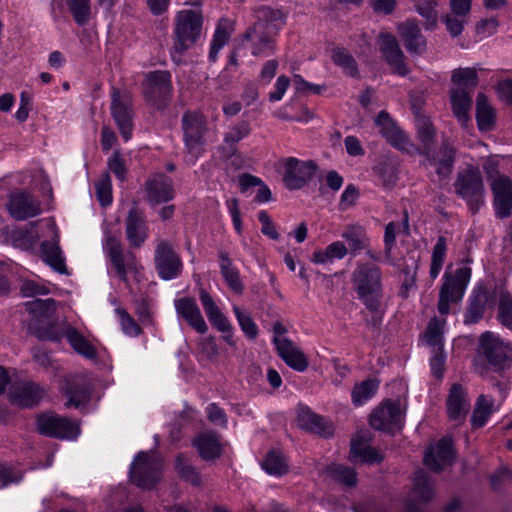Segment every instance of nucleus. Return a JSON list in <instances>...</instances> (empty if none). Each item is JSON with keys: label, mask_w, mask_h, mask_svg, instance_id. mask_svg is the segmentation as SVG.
Wrapping results in <instances>:
<instances>
[{"label": "nucleus", "mask_w": 512, "mask_h": 512, "mask_svg": "<svg viewBox=\"0 0 512 512\" xmlns=\"http://www.w3.org/2000/svg\"><path fill=\"white\" fill-rule=\"evenodd\" d=\"M357 297L370 312H378L382 306V271L377 265L358 263L351 275Z\"/></svg>", "instance_id": "f257e3e1"}, {"label": "nucleus", "mask_w": 512, "mask_h": 512, "mask_svg": "<svg viewBox=\"0 0 512 512\" xmlns=\"http://www.w3.org/2000/svg\"><path fill=\"white\" fill-rule=\"evenodd\" d=\"M26 310L31 314L28 323L29 332L41 341L59 342L60 326L55 321L56 301L52 298L34 299L25 303Z\"/></svg>", "instance_id": "f03ea898"}, {"label": "nucleus", "mask_w": 512, "mask_h": 512, "mask_svg": "<svg viewBox=\"0 0 512 512\" xmlns=\"http://www.w3.org/2000/svg\"><path fill=\"white\" fill-rule=\"evenodd\" d=\"M202 14L194 10H181L175 18L171 57L176 64L182 63L183 55L191 49L202 31Z\"/></svg>", "instance_id": "7ed1b4c3"}, {"label": "nucleus", "mask_w": 512, "mask_h": 512, "mask_svg": "<svg viewBox=\"0 0 512 512\" xmlns=\"http://www.w3.org/2000/svg\"><path fill=\"white\" fill-rule=\"evenodd\" d=\"M453 187L455 194L467 203L473 213L484 204L485 188L478 167L469 165L459 170Z\"/></svg>", "instance_id": "20e7f679"}, {"label": "nucleus", "mask_w": 512, "mask_h": 512, "mask_svg": "<svg viewBox=\"0 0 512 512\" xmlns=\"http://www.w3.org/2000/svg\"><path fill=\"white\" fill-rule=\"evenodd\" d=\"M471 278V269L461 267L453 274H444V282L439 291L438 312L447 315L451 303H458L462 300L466 287Z\"/></svg>", "instance_id": "39448f33"}, {"label": "nucleus", "mask_w": 512, "mask_h": 512, "mask_svg": "<svg viewBox=\"0 0 512 512\" xmlns=\"http://www.w3.org/2000/svg\"><path fill=\"white\" fill-rule=\"evenodd\" d=\"M181 127L185 149L193 159H197L204 152L206 118L202 113L186 111L182 115Z\"/></svg>", "instance_id": "423d86ee"}, {"label": "nucleus", "mask_w": 512, "mask_h": 512, "mask_svg": "<svg viewBox=\"0 0 512 512\" xmlns=\"http://www.w3.org/2000/svg\"><path fill=\"white\" fill-rule=\"evenodd\" d=\"M143 95L146 101L157 109H164L172 95L171 73L166 70H156L146 74L142 83Z\"/></svg>", "instance_id": "0eeeda50"}, {"label": "nucleus", "mask_w": 512, "mask_h": 512, "mask_svg": "<svg viewBox=\"0 0 512 512\" xmlns=\"http://www.w3.org/2000/svg\"><path fill=\"white\" fill-rule=\"evenodd\" d=\"M161 461L147 452H139L130 467L129 476L133 484L151 490L161 477Z\"/></svg>", "instance_id": "6e6552de"}, {"label": "nucleus", "mask_w": 512, "mask_h": 512, "mask_svg": "<svg viewBox=\"0 0 512 512\" xmlns=\"http://www.w3.org/2000/svg\"><path fill=\"white\" fill-rule=\"evenodd\" d=\"M154 264L158 276L165 281L176 279L183 272L180 255L174 250L172 244L164 239H159L156 243Z\"/></svg>", "instance_id": "1a4fd4ad"}, {"label": "nucleus", "mask_w": 512, "mask_h": 512, "mask_svg": "<svg viewBox=\"0 0 512 512\" xmlns=\"http://www.w3.org/2000/svg\"><path fill=\"white\" fill-rule=\"evenodd\" d=\"M283 183L288 190H299L306 186L316 174L318 165L313 160L284 159Z\"/></svg>", "instance_id": "9d476101"}, {"label": "nucleus", "mask_w": 512, "mask_h": 512, "mask_svg": "<svg viewBox=\"0 0 512 512\" xmlns=\"http://www.w3.org/2000/svg\"><path fill=\"white\" fill-rule=\"evenodd\" d=\"M37 430L40 434L57 439H76L80 428L76 422L52 412L37 417Z\"/></svg>", "instance_id": "9b49d317"}, {"label": "nucleus", "mask_w": 512, "mask_h": 512, "mask_svg": "<svg viewBox=\"0 0 512 512\" xmlns=\"http://www.w3.org/2000/svg\"><path fill=\"white\" fill-rule=\"evenodd\" d=\"M370 426L376 430L394 433L403 425V411L398 400H385L373 410L369 418Z\"/></svg>", "instance_id": "f8f14e48"}, {"label": "nucleus", "mask_w": 512, "mask_h": 512, "mask_svg": "<svg viewBox=\"0 0 512 512\" xmlns=\"http://www.w3.org/2000/svg\"><path fill=\"white\" fill-rule=\"evenodd\" d=\"M456 148L450 143L448 138H443L438 150L433 148L428 151H422L425 157L424 165L432 167L439 180L449 178L454 169L456 161Z\"/></svg>", "instance_id": "ddd939ff"}, {"label": "nucleus", "mask_w": 512, "mask_h": 512, "mask_svg": "<svg viewBox=\"0 0 512 512\" xmlns=\"http://www.w3.org/2000/svg\"><path fill=\"white\" fill-rule=\"evenodd\" d=\"M111 114L124 140L128 141L133 130L131 97L116 87L111 92Z\"/></svg>", "instance_id": "4468645a"}, {"label": "nucleus", "mask_w": 512, "mask_h": 512, "mask_svg": "<svg viewBox=\"0 0 512 512\" xmlns=\"http://www.w3.org/2000/svg\"><path fill=\"white\" fill-rule=\"evenodd\" d=\"M508 345H505L496 334L486 331L479 339V354L491 365L495 371H502L508 367Z\"/></svg>", "instance_id": "2eb2a0df"}, {"label": "nucleus", "mask_w": 512, "mask_h": 512, "mask_svg": "<svg viewBox=\"0 0 512 512\" xmlns=\"http://www.w3.org/2000/svg\"><path fill=\"white\" fill-rule=\"evenodd\" d=\"M43 386L32 381H16L9 389V400L21 408H33L45 397Z\"/></svg>", "instance_id": "dca6fc26"}, {"label": "nucleus", "mask_w": 512, "mask_h": 512, "mask_svg": "<svg viewBox=\"0 0 512 512\" xmlns=\"http://www.w3.org/2000/svg\"><path fill=\"white\" fill-rule=\"evenodd\" d=\"M6 207L10 215L18 221L35 217L41 213V205L38 199L23 190L11 192Z\"/></svg>", "instance_id": "f3484780"}, {"label": "nucleus", "mask_w": 512, "mask_h": 512, "mask_svg": "<svg viewBox=\"0 0 512 512\" xmlns=\"http://www.w3.org/2000/svg\"><path fill=\"white\" fill-rule=\"evenodd\" d=\"M125 234L131 248L139 249L149 236V226L143 210L131 207L125 219Z\"/></svg>", "instance_id": "a211bd4d"}, {"label": "nucleus", "mask_w": 512, "mask_h": 512, "mask_svg": "<svg viewBox=\"0 0 512 512\" xmlns=\"http://www.w3.org/2000/svg\"><path fill=\"white\" fill-rule=\"evenodd\" d=\"M470 410V399L467 389L459 384L453 383L446 398V411L448 419L456 426L462 425Z\"/></svg>", "instance_id": "6ab92c4d"}, {"label": "nucleus", "mask_w": 512, "mask_h": 512, "mask_svg": "<svg viewBox=\"0 0 512 512\" xmlns=\"http://www.w3.org/2000/svg\"><path fill=\"white\" fill-rule=\"evenodd\" d=\"M379 50L391 67L393 73L406 76L409 72L405 63V56L401 50L396 37L389 33H382L379 36Z\"/></svg>", "instance_id": "aec40b11"}, {"label": "nucleus", "mask_w": 512, "mask_h": 512, "mask_svg": "<svg viewBox=\"0 0 512 512\" xmlns=\"http://www.w3.org/2000/svg\"><path fill=\"white\" fill-rule=\"evenodd\" d=\"M106 250L118 277L127 282V272L136 270L135 255L132 252L124 253L122 243L112 236L107 239Z\"/></svg>", "instance_id": "412c9836"}, {"label": "nucleus", "mask_w": 512, "mask_h": 512, "mask_svg": "<svg viewBox=\"0 0 512 512\" xmlns=\"http://www.w3.org/2000/svg\"><path fill=\"white\" fill-rule=\"evenodd\" d=\"M144 189L147 201L155 206L174 198L173 180L164 173H154L148 177Z\"/></svg>", "instance_id": "4be33fe9"}, {"label": "nucleus", "mask_w": 512, "mask_h": 512, "mask_svg": "<svg viewBox=\"0 0 512 512\" xmlns=\"http://www.w3.org/2000/svg\"><path fill=\"white\" fill-rule=\"evenodd\" d=\"M495 296L484 285L475 287L469 297L468 305L464 314L465 324L478 323L485 314L487 307H492Z\"/></svg>", "instance_id": "5701e85b"}, {"label": "nucleus", "mask_w": 512, "mask_h": 512, "mask_svg": "<svg viewBox=\"0 0 512 512\" xmlns=\"http://www.w3.org/2000/svg\"><path fill=\"white\" fill-rule=\"evenodd\" d=\"M399 36L411 55L421 56L427 51V39L416 20H406L398 25Z\"/></svg>", "instance_id": "b1692460"}, {"label": "nucleus", "mask_w": 512, "mask_h": 512, "mask_svg": "<svg viewBox=\"0 0 512 512\" xmlns=\"http://www.w3.org/2000/svg\"><path fill=\"white\" fill-rule=\"evenodd\" d=\"M375 123L379 127L382 136L395 148L409 152L410 148L413 147L406 134L397 127L386 111L379 112Z\"/></svg>", "instance_id": "393cba45"}, {"label": "nucleus", "mask_w": 512, "mask_h": 512, "mask_svg": "<svg viewBox=\"0 0 512 512\" xmlns=\"http://www.w3.org/2000/svg\"><path fill=\"white\" fill-rule=\"evenodd\" d=\"M453 443L450 438L444 437L436 444V447L426 449L424 464L434 472H441L446 465L454 461Z\"/></svg>", "instance_id": "a878e982"}, {"label": "nucleus", "mask_w": 512, "mask_h": 512, "mask_svg": "<svg viewBox=\"0 0 512 512\" xmlns=\"http://www.w3.org/2000/svg\"><path fill=\"white\" fill-rule=\"evenodd\" d=\"M494 195V208L497 217L504 219L512 211V181L507 176H500L491 185Z\"/></svg>", "instance_id": "bb28decb"}, {"label": "nucleus", "mask_w": 512, "mask_h": 512, "mask_svg": "<svg viewBox=\"0 0 512 512\" xmlns=\"http://www.w3.org/2000/svg\"><path fill=\"white\" fill-rule=\"evenodd\" d=\"M277 33L251 26L243 37L250 43L251 53L254 56L267 57L275 52V35Z\"/></svg>", "instance_id": "cd10ccee"}, {"label": "nucleus", "mask_w": 512, "mask_h": 512, "mask_svg": "<svg viewBox=\"0 0 512 512\" xmlns=\"http://www.w3.org/2000/svg\"><path fill=\"white\" fill-rule=\"evenodd\" d=\"M273 342L279 357L289 367L299 372H303L308 368V359L290 339L274 337Z\"/></svg>", "instance_id": "c85d7f7f"}, {"label": "nucleus", "mask_w": 512, "mask_h": 512, "mask_svg": "<svg viewBox=\"0 0 512 512\" xmlns=\"http://www.w3.org/2000/svg\"><path fill=\"white\" fill-rule=\"evenodd\" d=\"M174 306L177 315L185 319L198 333L204 334L207 332L208 326L194 298H179L174 301Z\"/></svg>", "instance_id": "c756f323"}, {"label": "nucleus", "mask_w": 512, "mask_h": 512, "mask_svg": "<svg viewBox=\"0 0 512 512\" xmlns=\"http://www.w3.org/2000/svg\"><path fill=\"white\" fill-rule=\"evenodd\" d=\"M434 495L433 488L430 484L427 473L419 469L415 472L414 488L412 500L406 504V512H421L418 503H426L432 499Z\"/></svg>", "instance_id": "7c9ffc66"}, {"label": "nucleus", "mask_w": 512, "mask_h": 512, "mask_svg": "<svg viewBox=\"0 0 512 512\" xmlns=\"http://www.w3.org/2000/svg\"><path fill=\"white\" fill-rule=\"evenodd\" d=\"M253 13L256 18L253 26L257 29H265L277 33L285 23L284 14L280 9L261 5L253 8Z\"/></svg>", "instance_id": "2f4dec72"}, {"label": "nucleus", "mask_w": 512, "mask_h": 512, "mask_svg": "<svg viewBox=\"0 0 512 512\" xmlns=\"http://www.w3.org/2000/svg\"><path fill=\"white\" fill-rule=\"evenodd\" d=\"M199 299L211 324L220 332H230L231 324L220 311L210 294L203 288L199 291Z\"/></svg>", "instance_id": "473e14b6"}, {"label": "nucleus", "mask_w": 512, "mask_h": 512, "mask_svg": "<svg viewBox=\"0 0 512 512\" xmlns=\"http://www.w3.org/2000/svg\"><path fill=\"white\" fill-rule=\"evenodd\" d=\"M297 422L301 429L319 434L323 437H327L332 433L331 426L326 424L325 419L322 416L314 413L308 407H301L299 409Z\"/></svg>", "instance_id": "72a5a7b5"}, {"label": "nucleus", "mask_w": 512, "mask_h": 512, "mask_svg": "<svg viewBox=\"0 0 512 512\" xmlns=\"http://www.w3.org/2000/svg\"><path fill=\"white\" fill-rule=\"evenodd\" d=\"M61 339L66 337L72 348L80 355L88 358L95 359L97 352L95 347L75 328L63 323L60 326Z\"/></svg>", "instance_id": "f704fd0d"}, {"label": "nucleus", "mask_w": 512, "mask_h": 512, "mask_svg": "<svg viewBox=\"0 0 512 512\" xmlns=\"http://www.w3.org/2000/svg\"><path fill=\"white\" fill-rule=\"evenodd\" d=\"M193 444L205 461L215 460L222 454L219 436L215 432L200 433L194 439Z\"/></svg>", "instance_id": "c9c22d12"}, {"label": "nucleus", "mask_w": 512, "mask_h": 512, "mask_svg": "<svg viewBox=\"0 0 512 512\" xmlns=\"http://www.w3.org/2000/svg\"><path fill=\"white\" fill-rule=\"evenodd\" d=\"M220 272L228 285V287L236 294H242L244 291V284L241 280L239 270L233 265L232 260L225 251H220L219 254Z\"/></svg>", "instance_id": "e433bc0d"}, {"label": "nucleus", "mask_w": 512, "mask_h": 512, "mask_svg": "<svg viewBox=\"0 0 512 512\" xmlns=\"http://www.w3.org/2000/svg\"><path fill=\"white\" fill-rule=\"evenodd\" d=\"M415 125L417 138L421 143L417 152L421 155L422 151L433 148L436 141V129L428 117L419 114L416 115Z\"/></svg>", "instance_id": "4c0bfd02"}, {"label": "nucleus", "mask_w": 512, "mask_h": 512, "mask_svg": "<svg viewBox=\"0 0 512 512\" xmlns=\"http://www.w3.org/2000/svg\"><path fill=\"white\" fill-rule=\"evenodd\" d=\"M41 256L54 271L60 274H67L65 259L62 256V251L58 243L51 241H44L41 244Z\"/></svg>", "instance_id": "58836bf2"}, {"label": "nucleus", "mask_w": 512, "mask_h": 512, "mask_svg": "<svg viewBox=\"0 0 512 512\" xmlns=\"http://www.w3.org/2000/svg\"><path fill=\"white\" fill-rule=\"evenodd\" d=\"M451 104L454 115L461 123L469 120V110L472 105L471 92L463 88L451 91Z\"/></svg>", "instance_id": "ea45409f"}, {"label": "nucleus", "mask_w": 512, "mask_h": 512, "mask_svg": "<svg viewBox=\"0 0 512 512\" xmlns=\"http://www.w3.org/2000/svg\"><path fill=\"white\" fill-rule=\"evenodd\" d=\"M494 399L481 394L478 396L470 419L473 429L483 427L493 413Z\"/></svg>", "instance_id": "a19ab883"}, {"label": "nucleus", "mask_w": 512, "mask_h": 512, "mask_svg": "<svg viewBox=\"0 0 512 512\" xmlns=\"http://www.w3.org/2000/svg\"><path fill=\"white\" fill-rule=\"evenodd\" d=\"M494 109L485 94L479 93L476 98V119L480 130H489L494 124Z\"/></svg>", "instance_id": "79ce46f5"}, {"label": "nucleus", "mask_w": 512, "mask_h": 512, "mask_svg": "<svg viewBox=\"0 0 512 512\" xmlns=\"http://www.w3.org/2000/svg\"><path fill=\"white\" fill-rule=\"evenodd\" d=\"M341 237L348 242L349 251L352 255H357L361 250L368 246L369 239L363 228L359 226H348L344 229Z\"/></svg>", "instance_id": "37998d69"}, {"label": "nucleus", "mask_w": 512, "mask_h": 512, "mask_svg": "<svg viewBox=\"0 0 512 512\" xmlns=\"http://www.w3.org/2000/svg\"><path fill=\"white\" fill-rule=\"evenodd\" d=\"M348 253V248L341 241L329 244L324 250H316L312 261L316 264L333 262L335 259H343Z\"/></svg>", "instance_id": "c03bdc74"}, {"label": "nucleus", "mask_w": 512, "mask_h": 512, "mask_svg": "<svg viewBox=\"0 0 512 512\" xmlns=\"http://www.w3.org/2000/svg\"><path fill=\"white\" fill-rule=\"evenodd\" d=\"M379 381L376 379H366L356 384L351 392L352 403L358 407L371 399L378 390Z\"/></svg>", "instance_id": "a18cd8bd"}, {"label": "nucleus", "mask_w": 512, "mask_h": 512, "mask_svg": "<svg viewBox=\"0 0 512 512\" xmlns=\"http://www.w3.org/2000/svg\"><path fill=\"white\" fill-rule=\"evenodd\" d=\"M360 458L366 463H380L383 460V456L370 445H366L361 440L352 441L350 448V460L355 461Z\"/></svg>", "instance_id": "49530a36"}, {"label": "nucleus", "mask_w": 512, "mask_h": 512, "mask_svg": "<svg viewBox=\"0 0 512 512\" xmlns=\"http://www.w3.org/2000/svg\"><path fill=\"white\" fill-rule=\"evenodd\" d=\"M262 468L270 475L282 476L288 471V464L280 451H270L261 463Z\"/></svg>", "instance_id": "de8ad7c7"}, {"label": "nucleus", "mask_w": 512, "mask_h": 512, "mask_svg": "<svg viewBox=\"0 0 512 512\" xmlns=\"http://www.w3.org/2000/svg\"><path fill=\"white\" fill-rule=\"evenodd\" d=\"M332 61L335 65L341 67L343 71L352 76L358 75V66L354 57L344 48L336 47L332 50Z\"/></svg>", "instance_id": "09e8293b"}, {"label": "nucleus", "mask_w": 512, "mask_h": 512, "mask_svg": "<svg viewBox=\"0 0 512 512\" xmlns=\"http://www.w3.org/2000/svg\"><path fill=\"white\" fill-rule=\"evenodd\" d=\"M497 320L504 327L512 329V294L504 288L499 293Z\"/></svg>", "instance_id": "8fccbe9b"}, {"label": "nucleus", "mask_w": 512, "mask_h": 512, "mask_svg": "<svg viewBox=\"0 0 512 512\" xmlns=\"http://www.w3.org/2000/svg\"><path fill=\"white\" fill-rule=\"evenodd\" d=\"M452 82L458 85V88H463L472 92L478 85V74L475 68H458L453 71Z\"/></svg>", "instance_id": "3c124183"}, {"label": "nucleus", "mask_w": 512, "mask_h": 512, "mask_svg": "<svg viewBox=\"0 0 512 512\" xmlns=\"http://www.w3.org/2000/svg\"><path fill=\"white\" fill-rule=\"evenodd\" d=\"M415 9L420 16L425 19L424 26L427 30H432L436 27L438 13L436 10V0H415Z\"/></svg>", "instance_id": "603ef678"}, {"label": "nucleus", "mask_w": 512, "mask_h": 512, "mask_svg": "<svg viewBox=\"0 0 512 512\" xmlns=\"http://www.w3.org/2000/svg\"><path fill=\"white\" fill-rule=\"evenodd\" d=\"M175 468L179 477H181L183 480L191 483L194 486L201 485V476L199 472L193 465L189 463L188 459L184 455L180 454L177 456Z\"/></svg>", "instance_id": "864d4df0"}, {"label": "nucleus", "mask_w": 512, "mask_h": 512, "mask_svg": "<svg viewBox=\"0 0 512 512\" xmlns=\"http://www.w3.org/2000/svg\"><path fill=\"white\" fill-rule=\"evenodd\" d=\"M447 251V242L444 236H440L433 248L430 265V277L436 279L442 269Z\"/></svg>", "instance_id": "5fc2aeb1"}, {"label": "nucleus", "mask_w": 512, "mask_h": 512, "mask_svg": "<svg viewBox=\"0 0 512 512\" xmlns=\"http://www.w3.org/2000/svg\"><path fill=\"white\" fill-rule=\"evenodd\" d=\"M66 4L78 25L88 23L91 14L90 0H66Z\"/></svg>", "instance_id": "6e6d98bb"}, {"label": "nucleus", "mask_w": 512, "mask_h": 512, "mask_svg": "<svg viewBox=\"0 0 512 512\" xmlns=\"http://www.w3.org/2000/svg\"><path fill=\"white\" fill-rule=\"evenodd\" d=\"M88 395L89 391L84 384L70 382L66 389V396L68 397V400L65 403V406L78 408L81 403L88 398Z\"/></svg>", "instance_id": "4d7b16f0"}, {"label": "nucleus", "mask_w": 512, "mask_h": 512, "mask_svg": "<svg viewBox=\"0 0 512 512\" xmlns=\"http://www.w3.org/2000/svg\"><path fill=\"white\" fill-rule=\"evenodd\" d=\"M249 133V123L246 121H242L225 133L224 143L229 146L230 151H234L235 145L244 137L248 136Z\"/></svg>", "instance_id": "13d9d810"}, {"label": "nucleus", "mask_w": 512, "mask_h": 512, "mask_svg": "<svg viewBox=\"0 0 512 512\" xmlns=\"http://www.w3.org/2000/svg\"><path fill=\"white\" fill-rule=\"evenodd\" d=\"M332 478L348 487H353L357 483L356 473L352 468L343 465H333L329 469Z\"/></svg>", "instance_id": "bf43d9fd"}, {"label": "nucleus", "mask_w": 512, "mask_h": 512, "mask_svg": "<svg viewBox=\"0 0 512 512\" xmlns=\"http://www.w3.org/2000/svg\"><path fill=\"white\" fill-rule=\"evenodd\" d=\"M96 196L101 206L106 207L112 203V184L109 173H104L99 182L95 184Z\"/></svg>", "instance_id": "052dcab7"}, {"label": "nucleus", "mask_w": 512, "mask_h": 512, "mask_svg": "<svg viewBox=\"0 0 512 512\" xmlns=\"http://www.w3.org/2000/svg\"><path fill=\"white\" fill-rule=\"evenodd\" d=\"M233 311L242 331L246 334V336L250 339L256 338L258 329L252 318L243 312L238 306H234Z\"/></svg>", "instance_id": "680f3d73"}, {"label": "nucleus", "mask_w": 512, "mask_h": 512, "mask_svg": "<svg viewBox=\"0 0 512 512\" xmlns=\"http://www.w3.org/2000/svg\"><path fill=\"white\" fill-rule=\"evenodd\" d=\"M374 172L381 179L385 188H392L396 184L397 174L392 165L380 163L375 167Z\"/></svg>", "instance_id": "e2e57ef3"}, {"label": "nucleus", "mask_w": 512, "mask_h": 512, "mask_svg": "<svg viewBox=\"0 0 512 512\" xmlns=\"http://www.w3.org/2000/svg\"><path fill=\"white\" fill-rule=\"evenodd\" d=\"M411 259L413 260L414 264L413 269L411 270L408 265H405V267L402 269V272L405 274V278L402 283L400 295L403 298H407L409 290L415 287L416 270L418 269L419 257L415 258L414 256H411Z\"/></svg>", "instance_id": "0e129e2a"}, {"label": "nucleus", "mask_w": 512, "mask_h": 512, "mask_svg": "<svg viewBox=\"0 0 512 512\" xmlns=\"http://www.w3.org/2000/svg\"><path fill=\"white\" fill-rule=\"evenodd\" d=\"M108 168L115 174L117 179L125 181L127 169L125 161L119 151H115L108 159Z\"/></svg>", "instance_id": "69168bd1"}, {"label": "nucleus", "mask_w": 512, "mask_h": 512, "mask_svg": "<svg viewBox=\"0 0 512 512\" xmlns=\"http://www.w3.org/2000/svg\"><path fill=\"white\" fill-rule=\"evenodd\" d=\"M117 314L120 317L123 331L130 336H138L141 332L140 326L135 320L122 308L116 309Z\"/></svg>", "instance_id": "338daca9"}, {"label": "nucleus", "mask_w": 512, "mask_h": 512, "mask_svg": "<svg viewBox=\"0 0 512 512\" xmlns=\"http://www.w3.org/2000/svg\"><path fill=\"white\" fill-rule=\"evenodd\" d=\"M427 342L431 346H438L442 342V324L437 318L430 320L426 329Z\"/></svg>", "instance_id": "774afa93"}]
</instances>
